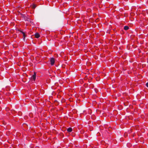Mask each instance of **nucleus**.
Listing matches in <instances>:
<instances>
[{
    "label": "nucleus",
    "mask_w": 148,
    "mask_h": 148,
    "mask_svg": "<svg viewBox=\"0 0 148 148\" xmlns=\"http://www.w3.org/2000/svg\"><path fill=\"white\" fill-rule=\"evenodd\" d=\"M50 61L51 64V65H53L55 62V59L53 58H51L50 59Z\"/></svg>",
    "instance_id": "nucleus-1"
},
{
    "label": "nucleus",
    "mask_w": 148,
    "mask_h": 148,
    "mask_svg": "<svg viewBox=\"0 0 148 148\" xmlns=\"http://www.w3.org/2000/svg\"><path fill=\"white\" fill-rule=\"evenodd\" d=\"M32 79H33L34 81H35L36 79V73L35 72H34V74L32 76Z\"/></svg>",
    "instance_id": "nucleus-2"
},
{
    "label": "nucleus",
    "mask_w": 148,
    "mask_h": 148,
    "mask_svg": "<svg viewBox=\"0 0 148 148\" xmlns=\"http://www.w3.org/2000/svg\"><path fill=\"white\" fill-rule=\"evenodd\" d=\"M35 38H38L40 37V35L38 33H37L35 34Z\"/></svg>",
    "instance_id": "nucleus-3"
},
{
    "label": "nucleus",
    "mask_w": 148,
    "mask_h": 148,
    "mask_svg": "<svg viewBox=\"0 0 148 148\" xmlns=\"http://www.w3.org/2000/svg\"><path fill=\"white\" fill-rule=\"evenodd\" d=\"M72 128L71 127L69 128L67 130V131L68 132H72Z\"/></svg>",
    "instance_id": "nucleus-4"
},
{
    "label": "nucleus",
    "mask_w": 148,
    "mask_h": 148,
    "mask_svg": "<svg viewBox=\"0 0 148 148\" xmlns=\"http://www.w3.org/2000/svg\"><path fill=\"white\" fill-rule=\"evenodd\" d=\"M129 28V27L128 26H125L124 27V29L125 30H127Z\"/></svg>",
    "instance_id": "nucleus-5"
},
{
    "label": "nucleus",
    "mask_w": 148,
    "mask_h": 148,
    "mask_svg": "<svg viewBox=\"0 0 148 148\" xmlns=\"http://www.w3.org/2000/svg\"><path fill=\"white\" fill-rule=\"evenodd\" d=\"M21 32L23 34V37H24V38L25 37V33L24 32L22 31H21Z\"/></svg>",
    "instance_id": "nucleus-6"
},
{
    "label": "nucleus",
    "mask_w": 148,
    "mask_h": 148,
    "mask_svg": "<svg viewBox=\"0 0 148 148\" xmlns=\"http://www.w3.org/2000/svg\"><path fill=\"white\" fill-rule=\"evenodd\" d=\"M36 6L34 4L32 5V8H36Z\"/></svg>",
    "instance_id": "nucleus-7"
},
{
    "label": "nucleus",
    "mask_w": 148,
    "mask_h": 148,
    "mask_svg": "<svg viewBox=\"0 0 148 148\" xmlns=\"http://www.w3.org/2000/svg\"><path fill=\"white\" fill-rule=\"evenodd\" d=\"M146 86L147 87H148V82H147L146 84Z\"/></svg>",
    "instance_id": "nucleus-8"
},
{
    "label": "nucleus",
    "mask_w": 148,
    "mask_h": 148,
    "mask_svg": "<svg viewBox=\"0 0 148 148\" xmlns=\"http://www.w3.org/2000/svg\"><path fill=\"white\" fill-rule=\"evenodd\" d=\"M14 53L15 56H16L17 54V53L16 52H15Z\"/></svg>",
    "instance_id": "nucleus-9"
}]
</instances>
